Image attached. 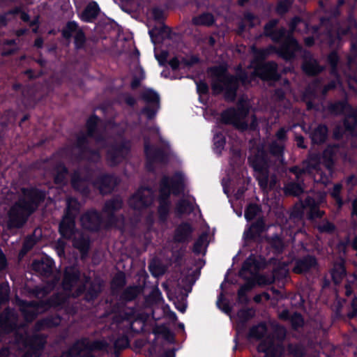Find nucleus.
Returning <instances> with one entry per match:
<instances>
[{"label":"nucleus","mask_w":357,"mask_h":357,"mask_svg":"<svg viewBox=\"0 0 357 357\" xmlns=\"http://www.w3.org/2000/svg\"><path fill=\"white\" fill-rule=\"evenodd\" d=\"M343 125L344 128L343 133H340L339 128L334 131L335 138H343L344 136H357V110L351 112V114L345 117Z\"/></svg>","instance_id":"obj_25"},{"label":"nucleus","mask_w":357,"mask_h":357,"mask_svg":"<svg viewBox=\"0 0 357 357\" xmlns=\"http://www.w3.org/2000/svg\"><path fill=\"white\" fill-rule=\"evenodd\" d=\"M348 72H345V75L351 79H357L356 61V59L351 56L348 57Z\"/></svg>","instance_id":"obj_52"},{"label":"nucleus","mask_w":357,"mask_h":357,"mask_svg":"<svg viewBox=\"0 0 357 357\" xmlns=\"http://www.w3.org/2000/svg\"><path fill=\"white\" fill-rule=\"evenodd\" d=\"M278 20L273 19L270 20L264 26V34L271 38L275 43H279L280 41L285 40L287 33V29L285 28H280L275 29L277 26Z\"/></svg>","instance_id":"obj_29"},{"label":"nucleus","mask_w":357,"mask_h":357,"mask_svg":"<svg viewBox=\"0 0 357 357\" xmlns=\"http://www.w3.org/2000/svg\"><path fill=\"white\" fill-rule=\"evenodd\" d=\"M192 227L188 223L179 225L175 230L174 241L179 243L188 241L191 238Z\"/></svg>","instance_id":"obj_33"},{"label":"nucleus","mask_w":357,"mask_h":357,"mask_svg":"<svg viewBox=\"0 0 357 357\" xmlns=\"http://www.w3.org/2000/svg\"><path fill=\"white\" fill-rule=\"evenodd\" d=\"M91 174L89 172H83L78 169L74 172L71 178L72 186L75 190L86 195L89 192Z\"/></svg>","instance_id":"obj_26"},{"label":"nucleus","mask_w":357,"mask_h":357,"mask_svg":"<svg viewBox=\"0 0 357 357\" xmlns=\"http://www.w3.org/2000/svg\"><path fill=\"white\" fill-rule=\"evenodd\" d=\"M192 24L196 26H209L215 22L214 17L212 14L204 13L199 15L195 16L192 19Z\"/></svg>","instance_id":"obj_44"},{"label":"nucleus","mask_w":357,"mask_h":357,"mask_svg":"<svg viewBox=\"0 0 357 357\" xmlns=\"http://www.w3.org/2000/svg\"><path fill=\"white\" fill-rule=\"evenodd\" d=\"M130 150L128 142L123 140L116 141L107 148L106 159L111 166L121 162L128 155Z\"/></svg>","instance_id":"obj_20"},{"label":"nucleus","mask_w":357,"mask_h":357,"mask_svg":"<svg viewBox=\"0 0 357 357\" xmlns=\"http://www.w3.org/2000/svg\"><path fill=\"white\" fill-rule=\"evenodd\" d=\"M342 185L340 183H336L334 185L331 192V195L335 201L338 208H341L343 205L342 199L340 197V192L342 190Z\"/></svg>","instance_id":"obj_54"},{"label":"nucleus","mask_w":357,"mask_h":357,"mask_svg":"<svg viewBox=\"0 0 357 357\" xmlns=\"http://www.w3.org/2000/svg\"><path fill=\"white\" fill-rule=\"evenodd\" d=\"M101 291L100 284L98 282H93L91 284L86 294V299L88 301L92 300L96 298Z\"/></svg>","instance_id":"obj_56"},{"label":"nucleus","mask_w":357,"mask_h":357,"mask_svg":"<svg viewBox=\"0 0 357 357\" xmlns=\"http://www.w3.org/2000/svg\"><path fill=\"white\" fill-rule=\"evenodd\" d=\"M109 344L105 340L91 342L88 339H83L75 342L61 357H93L92 351L106 349Z\"/></svg>","instance_id":"obj_17"},{"label":"nucleus","mask_w":357,"mask_h":357,"mask_svg":"<svg viewBox=\"0 0 357 357\" xmlns=\"http://www.w3.org/2000/svg\"><path fill=\"white\" fill-rule=\"evenodd\" d=\"M331 275L335 284H339L346 276L344 261L342 258L334 263L331 270Z\"/></svg>","instance_id":"obj_34"},{"label":"nucleus","mask_w":357,"mask_h":357,"mask_svg":"<svg viewBox=\"0 0 357 357\" xmlns=\"http://www.w3.org/2000/svg\"><path fill=\"white\" fill-rule=\"evenodd\" d=\"M117 177L110 174H101L93 183V185L98 188L101 194L111 192L119 183Z\"/></svg>","instance_id":"obj_28"},{"label":"nucleus","mask_w":357,"mask_h":357,"mask_svg":"<svg viewBox=\"0 0 357 357\" xmlns=\"http://www.w3.org/2000/svg\"><path fill=\"white\" fill-rule=\"evenodd\" d=\"M184 176L181 173H176L172 177L163 176L160 182L158 213L160 220H167L170 208L169 197L171 192L179 194L183 188Z\"/></svg>","instance_id":"obj_10"},{"label":"nucleus","mask_w":357,"mask_h":357,"mask_svg":"<svg viewBox=\"0 0 357 357\" xmlns=\"http://www.w3.org/2000/svg\"><path fill=\"white\" fill-rule=\"evenodd\" d=\"M291 4L292 0H281L277 5L276 12L280 15H283L288 11Z\"/></svg>","instance_id":"obj_60"},{"label":"nucleus","mask_w":357,"mask_h":357,"mask_svg":"<svg viewBox=\"0 0 357 357\" xmlns=\"http://www.w3.org/2000/svg\"><path fill=\"white\" fill-rule=\"evenodd\" d=\"M290 321L292 327L295 329H297L303 325V319L299 313H294L291 314Z\"/></svg>","instance_id":"obj_64"},{"label":"nucleus","mask_w":357,"mask_h":357,"mask_svg":"<svg viewBox=\"0 0 357 357\" xmlns=\"http://www.w3.org/2000/svg\"><path fill=\"white\" fill-rule=\"evenodd\" d=\"M161 294L158 290L153 291L146 299L150 305H159L161 303Z\"/></svg>","instance_id":"obj_62"},{"label":"nucleus","mask_w":357,"mask_h":357,"mask_svg":"<svg viewBox=\"0 0 357 357\" xmlns=\"http://www.w3.org/2000/svg\"><path fill=\"white\" fill-rule=\"evenodd\" d=\"M87 133H80L77 139L76 144L68 148L66 154L75 157L77 160H86L91 162H97L100 159L98 151L91 150L89 148V140L93 138L100 142V136L98 132L101 131L100 119L95 115L91 116L86 122Z\"/></svg>","instance_id":"obj_8"},{"label":"nucleus","mask_w":357,"mask_h":357,"mask_svg":"<svg viewBox=\"0 0 357 357\" xmlns=\"http://www.w3.org/2000/svg\"><path fill=\"white\" fill-rule=\"evenodd\" d=\"M252 50L255 58L261 61L273 53H277L286 61H291L301 57L303 60L302 69L309 75H317L324 69V67L320 66L318 61L312 57L311 53L304 50L297 40L290 35L286 37L285 40L282 41L279 47L269 45L266 48L261 49H257L252 47Z\"/></svg>","instance_id":"obj_5"},{"label":"nucleus","mask_w":357,"mask_h":357,"mask_svg":"<svg viewBox=\"0 0 357 357\" xmlns=\"http://www.w3.org/2000/svg\"><path fill=\"white\" fill-rule=\"evenodd\" d=\"M207 245L208 235L206 234H202L195 241L193 246V252L197 255H204L206 252Z\"/></svg>","instance_id":"obj_48"},{"label":"nucleus","mask_w":357,"mask_h":357,"mask_svg":"<svg viewBox=\"0 0 357 357\" xmlns=\"http://www.w3.org/2000/svg\"><path fill=\"white\" fill-rule=\"evenodd\" d=\"M143 100L148 104L142 112L145 114L148 119L153 118L159 109V95L152 89H146L142 93Z\"/></svg>","instance_id":"obj_23"},{"label":"nucleus","mask_w":357,"mask_h":357,"mask_svg":"<svg viewBox=\"0 0 357 357\" xmlns=\"http://www.w3.org/2000/svg\"><path fill=\"white\" fill-rule=\"evenodd\" d=\"M317 266V259L307 255L295 260L293 271L297 274H304L315 269Z\"/></svg>","instance_id":"obj_27"},{"label":"nucleus","mask_w":357,"mask_h":357,"mask_svg":"<svg viewBox=\"0 0 357 357\" xmlns=\"http://www.w3.org/2000/svg\"><path fill=\"white\" fill-rule=\"evenodd\" d=\"M58 280H54L51 283H47L46 285L43 287H36L33 288L31 293L37 298H42L46 295L50 294L54 289L55 284L57 283Z\"/></svg>","instance_id":"obj_42"},{"label":"nucleus","mask_w":357,"mask_h":357,"mask_svg":"<svg viewBox=\"0 0 357 357\" xmlns=\"http://www.w3.org/2000/svg\"><path fill=\"white\" fill-rule=\"evenodd\" d=\"M128 346V340L126 336L122 335L114 341L115 351L123 349Z\"/></svg>","instance_id":"obj_61"},{"label":"nucleus","mask_w":357,"mask_h":357,"mask_svg":"<svg viewBox=\"0 0 357 357\" xmlns=\"http://www.w3.org/2000/svg\"><path fill=\"white\" fill-rule=\"evenodd\" d=\"M139 289L137 287L126 288L121 295L122 299L129 301L133 300L139 294Z\"/></svg>","instance_id":"obj_55"},{"label":"nucleus","mask_w":357,"mask_h":357,"mask_svg":"<svg viewBox=\"0 0 357 357\" xmlns=\"http://www.w3.org/2000/svg\"><path fill=\"white\" fill-rule=\"evenodd\" d=\"M267 241L273 251L276 254L281 253L285 247L284 240L278 234L268 238Z\"/></svg>","instance_id":"obj_45"},{"label":"nucleus","mask_w":357,"mask_h":357,"mask_svg":"<svg viewBox=\"0 0 357 357\" xmlns=\"http://www.w3.org/2000/svg\"><path fill=\"white\" fill-rule=\"evenodd\" d=\"M328 63L331 66V74L335 77V79L331 81L328 84L322 86L321 82L316 79L311 83L306 92H310L312 96H317L319 93L322 96H325L328 91L335 89L340 82V77L337 71V64L339 62V56L335 52H331L327 57Z\"/></svg>","instance_id":"obj_16"},{"label":"nucleus","mask_w":357,"mask_h":357,"mask_svg":"<svg viewBox=\"0 0 357 357\" xmlns=\"http://www.w3.org/2000/svg\"><path fill=\"white\" fill-rule=\"evenodd\" d=\"M256 76L264 80H278L279 74L277 63L269 61L259 64L250 74L245 70H240L237 71L236 76L229 75L225 66V100H234L240 85L245 86L250 84Z\"/></svg>","instance_id":"obj_7"},{"label":"nucleus","mask_w":357,"mask_h":357,"mask_svg":"<svg viewBox=\"0 0 357 357\" xmlns=\"http://www.w3.org/2000/svg\"><path fill=\"white\" fill-rule=\"evenodd\" d=\"M20 14V18L24 22H29V15L21 10V8L19 7H16L4 15H0V24L2 26H6L8 22L10 21L15 15Z\"/></svg>","instance_id":"obj_38"},{"label":"nucleus","mask_w":357,"mask_h":357,"mask_svg":"<svg viewBox=\"0 0 357 357\" xmlns=\"http://www.w3.org/2000/svg\"><path fill=\"white\" fill-rule=\"evenodd\" d=\"M123 206V200L119 197H116L105 202L102 208V217L93 209L86 211L81 216L80 222L82 227L86 229L98 230L102 221L107 225L120 227L123 223V218L119 219L116 213Z\"/></svg>","instance_id":"obj_9"},{"label":"nucleus","mask_w":357,"mask_h":357,"mask_svg":"<svg viewBox=\"0 0 357 357\" xmlns=\"http://www.w3.org/2000/svg\"><path fill=\"white\" fill-rule=\"evenodd\" d=\"M154 194L149 188H139L129 199V205L136 211L149 207L153 202Z\"/></svg>","instance_id":"obj_21"},{"label":"nucleus","mask_w":357,"mask_h":357,"mask_svg":"<svg viewBox=\"0 0 357 357\" xmlns=\"http://www.w3.org/2000/svg\"><path fill=\"white\" fill-rule=\"evenodd\" d=\"M5 199L12 201L17 195V201L11 206L8 213V227L20 228L26 222L29 216L38 208L39 204L44 200L45 194L36 188H22L17 190L5 188L2 190Z\"/></svg>","instance_id":"obj_4"},{"label":"nucleus","mask_w":357,"mask_h":357,"mask_svg":"<svg viewBox=\"0 0 357 357\" xmlns=\"http://www.w3.org/2000/svg\"><path fill=\"white\" fill-rule=\"evenodd\" d=\"M195 203L193 198H183L176 206V213L178 215L189 214L195 209Z\"/></svg>","instance_id":"obj_37"},{"label":"nucleus","mask_w":357,"mask_h":357,"mask_svg":"<svg viewBox=\"0 0 357 357\" xmlns=\"http://www.w3.org/2000/svg\"><path fill=\"white\" fill-rule=\"evenodd\" d=\"M317 229L320 232L332 233L335 231V225L326 220H324L317 225Z\"/></svg>","instance_id":"obj_59"},{"label":"nucleus","mask_w":357,"mask_h":357,"mask_svg":"<svg viewBox=\"0 0 357 357\" xmlns=\"http://www.w3.org/2000/svg\"><path fill=\"white\" fill-rule=\"evenodd\" d=\"M289 274L288 264H283L278 266L274 268L272 274V277L269 278L266 283L271 284L275 280H280L284 279Z\"/></svg>","instance_id":"obj_41"},{"label":"nucleus","mask_w":357,"mask_h":357,"mask_svg":"<svg viewBox=\"0 0 357 357\" xmlns=\"http://www.w3.org/2000/svg\"><path fill=\"white\" fill-rule=\"evenodd\" d=\"M152 132L158 136L162 148L155 149L151 145V141L149 138H144V151L147 159V169L150 171L153 169V163L165 162L167 151L169 149L168 143L165 141L160 135L158 128H153Z\"/></svg>","instance_id":"obj_18"},{"label":"nucleus","mask_w":357,"mask_h":357,"mask_svg":"<svg viewBox=\"0 0 357 357\" xmlns=\"http://www.w3.org/2000/svg\"><path fill=\"white\" fill-rule=\"evenodd\" d=\"M213 93L219 94L223 90V67L211 68L208 71Z\"/></svg>","instance_id":"obj_30"},{"label":"nucleus","mask_w":357,"mask_h":357,"mask_svg":"<svg viewBox=\"0 0 357 357\" xmlns=\"http://www.w3.org/2000/svg\"><path fill=\"white\" fill-rule=\"evenodd\" d=\"M265 230V223L262 219L257 220L245 231L243 236L247 239H255Z\"/></svg>","instance_id":"obj_35"},{"label":"nucleus","mask_w":357,"mask_h":357,"mask_svg":"<svg viewBox=\"0 0 357 357\" xmlns=\"http://www.w3.org/2000/svg\"><path fill=\"white\" fill-rule=\"evenodd\" d=\"M328 136V128L326 126L319 124L310 133V138L314 144L324 143Z\"/></svg>","instance_id":"obj_39"},{"label":"nucleus","mask_w":357,"mask_h":357,"mask_svg":"<svg viewBox=\"0 0 357 357\" xmlns=\"http://www.w3.org/2000/svg\"><path fill=\"white\" fill-rule=\"evenodd\" d=\"M288 351L294 357H303L305 355L304 347L299 344H289Z\"/></svg>","instance_id":"obj_58"},{"label":"nucleus","mask_w":357,"mask_h":357,"mask_svg":"<svg viewBox=\"0 0 357 357\" xmlns=\"http://www.w3.org/2000/svg\"><path fill=\"white\" fill-rule=\"evenodd\" d=\"M206 119L216 124L214 129L213 151L220 155L223 150V136L222 134V125L223 123V113L217 112L212 108L208 109L205 112Z\"/></svg>","instance_id":"obj_19"},{"label":"nucleus","mask_w":357,"mask_h":357,"mask_svg":"<svg viewBox=\"0 0 357 357\" xmlns=\"http://www.w3.org/2000/svg\"><path fill=\"white\" fill-rule=\"evenodd\" d=\"M101 291L100 284L98 282H93L91 284L86 294V299L88 301L92 300L96 298Z\"/></svg>","instance_id":"obj_57"},{"label":"nucleus","mask_w":357,"mask_h":357,"mask_svg":"<svg viewBox=\"0 0 357 357\" xmlns=\"http://www.w3.org/2000/svg\"><path fill=\"white\" fill-rule=\"evenodd\" d=\"M25 324L20 321L17 313L11 309L6 308L0 314V334H8L15 332L16 344L13 349L17 348L24 351L22 357H39L45 343V337L35 334L31 337L19 333L17 329L24 328Z\"/></svg>","instance_id":"obj_6"},{"label":"nucleus","mask_w":357,"mask_h":357,"mask_svg":"<svg viewBox=\"0 0 357 357\" xmlns=\"http://www.w3.org/2000/svg\"><path fill=\"white\" fill-rule=\"evenodd\" d=\"M54 261L48 257H43L40 260H34L32 263L33 270L38 274L48 277L53 271Z\"/></svg>","instance_id":"obj_31"},{"label":"nucleus","mask_w":357,"mask_h":357,"mask_svg":"<svg viewBox=\"0 0 357 357\" xmlns=\"http://www.w3.org/2000/svg\"><path fill=\"white\" fill-rule=\"evenodd\" d=\"M325 192H319L312 197L307 196L303 203L302 208L309 209V218L310 219L321 218L324 212L319 209V206L325 202Z\"/></svg>","instance_id":"obj_22"},{"label":"nucleus","mask_w":357,"mask_h":357,"mask_svg":"<svg viewBox=\"0 0 357 357\" xmlns=\"http://www.w3.org/2000/svg\"><path fill=\"white\" fill-rule=\"evenodd\" d=\"M349 149L344 144H334L328 145L322 155L310 153L302 167L294 166L289 168L296 178L284 186V192L287 195L298 196L303 192V181L306 177L326 185L331 181L334 162L339 158L344 160L351 161L348 157Z\"/></svg>","instance_id":"obj_1"},{"label":"nucleus","mask_w":357,"mask_h":357,"mask_svg":"<svg viewBox=\"0 0 357 357\" xmlns=\"http://www.w3.org/2000/svg\"><path fill=\"white\" fill-rule=\"evenodd\" d=\"M259 266L257 261L252 259H247L243 264L241 269L239 271V275L246 280V282L242 285L238 292L240 300L246 299V293L250 291L257 283H261L257 274Z\"/></svg>","instance_id":"obj_15"},{"label":"nucleus","mask_w":357,"mask_h":357,"mask_svg":"<svg viewBox=\"0 0 357 357\" xmlns=\"http://www.w3.org/2000/svg\"><path fill=\"white\" fill-rule=\"evenodd\" d=\"M68 171L66 168L62 165L59 164L56 166L54 173V182L58 185H63L66 183V176Z\"/></svg>","instance_id":"obj_49"},{"label":"nucleus","mask_w":357,"mask_h":357,"mask_svg":"<svg viewBox=\"0 0 357 357\" xmlns=\"http://www.w3.org/2000/svg\"><path fill=\"white\" fill-rule=\"evenodd\" d=\"M260 212V208L257 204H249L245 211V218L248 221L254 219Z\"/></svg>","instance_id":"obj_53"},{"label":"nucleus","mask_w":357,"mask_h":357,"mask_svg":"<svg viewBox=\"0 0 357 357\" xmlns=\"http://www.w3.org/2000/svg\"><path fill=\"white\" fill-rule=\"evenodd\" d=\"M273 333L263 339L257 346L259 353H264V357H282L284 352L283 341L287 335L284 327L273 324Z\"/></svg>","instance_id":"obj_13"},{"label":"nucleus","mask_w":357,"mask_h":357,"mask_svg":"<svg viewBox=\"0 0 357 357\" xmlns=\"http://www.w3.org/2000/svg\"><path fill=\"white\" fill-rule=\"evenodd\" d=\"M349 30H341L339 26L335 28L328 25L324 18H321L320 27H313V36L305 38V44L306 46L310 47L314 45L315 40H319L321 43H326L329 46L335 45L338 42L342 36L346 35Z\"/></svg>","instance_id":"obj_14"},{"label":"nucleus","mask_w":357,"mask_h":357,"mask_svg":"<svg viewBox=\"0 0 357 357\" xmlns=\"http://www.w3.org/2000/svg\"><path fill=\"white\" fill-rule=\"evenodd\" d=\"M344 3V0H339L338 5L333 8L331 15L328 18L324 17L328 25L331 27L335 28L337 26H339L341 30H349L346 33L347 34H354V32L357 33V23L356 22L351 18L349 20V25L346 28H342L340 23L337 21V17L340 15L339 7L341 6Z\"/></svg>","instance_id":"obj_24"},{"label":"nucleus","mask_w":357,"mask_h":357,"mask_svg":"<svg viewBox=\"0 0 357 357\" xmlns=\"http://www.w3.org/2000/svg\"><path fill=\"white\" fill-rule=\"evenodd\" d=\"M328 110L333 114H342L351 112V108L346 101H337L328 105Z\"/></svg>","instance_id":"obj_43"},{"label":"nucleus","mask_w":357,"mask_h":357,"mask_svg":"<svg viewBox=\"0 0 357 357\" xmlns=\"http://www.w3.org/2000/svg\"><path fill=\"white\" fill-rule=\"evenodd\" d=\"M250 104L246 96L239 98L236 108L232 107L225 110V124L231 123L240 130L257 129L258 123L255 115L252 116L251 122L249 124L247 120Z\"/></svg>","instance_id":"obj_11"},{"label":"nucleus","mask_w":357,"mask_h":357,"mask_svg":"<svg viewBox=\"0 0 357 357\" xmlns=\"http://www.w3.org/2000/svg\"><path fill=\"white\" fill-rule=\"evenodd\" d=\"M79 30H81L75 22H68L63 30V36L66 38L73 37Z\"/></svg>","instance_id":"obj_50"},{"label":"nucleus","mask_w":357,"mask_h":357,"mask_svg":"<svg viewBox=\"0 0 357 357\" xmlns=\"http://www.w3.org/2000/svg\"><path fill=\"white\" fill-rule=\"evenodd\" d=\"M79 275V271L75 266L67 267L63 280L64 294H56L47 301L38 302L17 300V305L25 320L27 322L31 321L38 314L45 312L50 307L62 305L68 296H79L85 289V284L80 280Z\"/></svg>","instance_id":"obj_3"},{"label":"nucleus","mask_w":357,"mask_h":357,"mask_svg":"<svg viewBox=\"0 0 357 357\" xmlns=\"http://www.w3.org/2000/svg\"><path fill=\"white\" fill-rule=\"evenodd\" d=\"M198 59L196 57H191L190 59H183L181 63L176 58H174L169 61V65L173 70H176L179 68L182 64L190 66L197 62Z\"/></svg>","instance_id":"obj_51"},{"label":"nucleus","mask_w":357,"mask_h":357,"mask_svg":"<svg viewBox=\"0 0 357 357\" xmlns=\"http://www.w3.org/2000/svg\"><path fill=\"white\" fill-rule=\"evenodd\" d=\"M66 204V211L64 215L75 218L79 211L80 204L73 197L68 198Z\"/></svg>","instance_id":"obj_46"},{"label":"nucleus","mask_w":357,"mask_h":357,"mask_svg":"<svg viewBox=\"0 0 357 357\" xmlns=\"http://www.w3.org/2000/svg\"><path fill=\"white\" fill-rule=\"evenodd\" d=\"M61 318L59 316H50L38 321L35 325L36 331H43L59 326Z\"/></svg>","instance_id":"obj_36"},{"label":"nucleus","mask_w":357,"mask_h":357,"mask_svg":"<svg viewBox=\"0 0 357 357\" xmlns=\"http://www.w3.org/2000/svg\"><path fill=\"white\" fill-rule=\"evenodd\" d=\"M288 129L280 128L276 132V139L269 144V151L264 146H258L251 151L248 162L254 170V176L264 192L277 188L279 180L275 174L272 158L280 160L282 157L284 142L287 140Z\"/></svg>","instance_id":"obj_2"},{"label":"nucleus","mask_w":357,"mask_h":357,"mask_svg":"<svg viewBox=\"0 0 357 357\" xmlns=\"http://www.w3.org/2000/svg\"><path fill=\"white\" fill-rule=\"evenodd\" d=\"M74 218L63 215L59 227V231L63 238L71 240L73 245L78 250L82 257L88 252L90 241L88 235L75 228Z\"/></svg>","instance_id":"obj_12"},{"label":"nucleus","mask_w":357,"mask_h":357,"mask_svg":"<svg viewBox=\"0 0 357 357\" xmlns=\"http://www.w3.org/2000/svg\"><path fill=\"white\" fill-rule=\"evenodd\" d=\"M100 8L96 2H91L87 5L82 13L81 18L84 22H91L96 18Z\"/></svg>","instance_id":"obj_40"},{"label":"nucleus","mask_w":357,"mask_h":357,"mask_svg":"<svg viewBox=\"0 0 357 357\" xmlns=\"http://www.w3.org/2000/svg\"><path fill=\"white\" fill-rule=\"evenodd\" d=\"M268 331L266 324L264 322L259 323L255 326H253L249 332V336L251 338H255L259 340L262 338Z\"/></svg>","instance_id":"obj_47"},{"label":"nucleus","mask_w":357,"mask_h":357,"mask_svg":"<svg viewBox=\"0 0 357 357\" xmlns=\"http://www.w3.org/2000/svg\"><path fill=\"white\" fill-rule=\"evenodd\" d=\"M284 90L277 89L273 95V100L275 102L274 110L278 113L286 112L290 108V102L284 97Z\"/></svg>","instance_id":"obj_32"},{"label":"nucleus","mask_w":357,"mask_h":357,"mask_svg":"<svg viewBox=\"0 0 357 357\" xmlns=\"http://www.w3.org/2000/svg\"><path fill=\"white\" fill-rule=\"evenodd\" d=\"M9 289L6 284H0V307L8 301Z\"/></svg>","instance_id":"obj_63"}]
</instances>
